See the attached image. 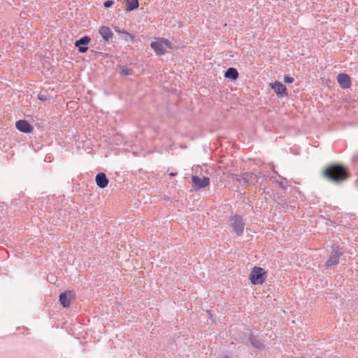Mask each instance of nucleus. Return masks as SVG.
<instances>
[{
    "instance_id": "1",
    "label": "nucleus",
    "mask_w": 358,
    "mask_h": 358,
    "mask_svg": "<svg viewBox=\"0 0 358 358\" xmlns=\"http://www.w3.org/2000/svg\"><path fill=\"white\" fill-rule=\"evenodd\" d=\"M322 176L328 182L340 185L350 178V173L343 165L332 164L324 169Z\"/></svg>"
},
{
    "instance_id": "2",
    "label": "nucleus",
    "mask_w": 358,
    "mask_h": 358,
    "mask_svg": "<svg viewBox=\"0 0 358 358\" xmlns=\"http://www.w3.org/2000/svg\"><path fill=\"white\" fill-rule=\"evenodd\" d=\"M266 272L258 266H254L250 271L249 279L252 285H262L265 281Z\"/></svg>"
},
{
    "instance_id": "3",
    "label": "nucleus",
    "mask_w": 358,
    "mask_h": 358,
    "mask_svg": "<svg viewBox=\"0 0 358 358\" xmlns=\"http://www.w3.org/2000/svg\"><path fill=\"white\" fill-rule=\"evenodd\" d=\"M342 249L338 245L332 246V251L329 255V259L326 262L325 266L327 267L337 265L339 262V259L342 256Z\"/></svg>"
},
{
    "instance_id": "4",
    "label": "nucleus",
    "mask_w": 358,
    "mask_h": 358,
    "mask_svg": "<svg viewBox=\"0 0 358 358\" xmlns=\"http://www.w3.org/2000/svg\"><path fill=\"white\" fill-rule=\"evenodd\" d=\"M230 225L233 228V231L237 235H241L244 229V223L241 216L235 215L230 219Z\"/></svg>"
},
{
    "instance_id": "5",
    "label": "nucleus",
    "mask_w": 358,
    "mask_h": 358,
    "mask_svg": "<svg viewBox=\"0 0 358 358\" xmlns=\"http://www.w3.org/2000/svg\"><path fill=\"white\" fill-rule=\"evenodd\" d=\"M191 179L194 188L196 190L204 188L210 184V178L208 177L201 178L197 176H192Z\"/></svg>"
},
{
    "instance_id": "6",
    "label": "nucleus",
    "mask_w": 358,
    "mask_h": 358,
    "mask_svg": "<svg viewBox=\"0 0 358 358\" xmlns=\"http://www.w3.org/2000/svg\"><path fill=\"white\" fill-rule=\"evenodd\" d=\"M233 180L242 185H247L254 180L253 173L245 172L241 175L236 174L233 176Z\"/></svg>"
},
{
    "instance_id": "7",
    "label": "nucleus",
    "mask_w": 358,
    "mask_h": 358,
    "mask_svg": "<svg viewBox=\"0 0 358 358\" xmlns=\"http://www.w3.org/2000/svg\"><path fill=\"white\" fill-rule=\"evenodd\" d=\"M91 38L90 36H85L83 37H81L80 39L77 40L75 42V46L78 48V51L80 53H85L87 51L88 48L87 45L90 42Z\"/></svg>"
},
{
    "instance_id": "8",
    "label": "nucleus",
    "mask_w": 358,
    "mask_h": 358,
    "mask_svg": "<svg viewBox=\"0 0 358 358\" xmlns=\"http://www.w3.org/2000/svg\"><path fill=\"white\" fill-rule=\"evenodd\" d=\"M73 298V294L71 291H66L62 292L59 296V301L64 308L69 307L71 301Z\"/></svg>"
},
{
    "instance_id": "9",
    "label": "nucleus",
    "mask_w": 358,
    "mask_h": 358,
    "mask_svg": "<svg viewBox=\"0 0 358 358\" xmlns=\"http://www.w3.org/2000/svg\"><path fill=\"white\" fill-rule=\"evenodd\" d=\"M271 87L279 97L287 95L286 86L280 82L275 81L271 83Z\"/></svg>"
},
{
    "instance_id": "10",
    "label": "nucleus",
    "mask_w": 358,
    "mask_h": 358,
    "mask_svg": "<svg viewBox=\"0 0 358 358\" xmlns=\"http://www.w3.org/2000/svg\"><path fill=\"white\" fill-rule=\"evenodd\" d=\"M15 127L21 132L27 134L31 133L34 129L33 126L24 120H20L17 121Z\"/></svg>"
},
{
    "instance_id": "11",
    "label": "nucleus",
    "mask_w": 358,
    "mask_h": 358,
    "mask_svg": "<svg viewBox=\"0 0 358 358\" xmlns=\"http://www.w3.org/2000/svg\"><path fill=\"white\" fill-rule=\"evenodd\" d=\"M337 81L343 89H348L351 85L350 77L346 73H339L337 76Z\"/></svg>"
},
{
    "instance_id": "12",
    "label": "nucleus",
    "mask_w": 358,
    "mask_h": 358,
    "mask_svg": "<svg viewBox=\"0 0 358 358\" xmlns=\"http://www.w3.org/2000/svg\"><path fill=\"white\" fill-rule=\"evenodd\" d=\"M96 185L101 189L105 188L108 185L109 180L104 173H99L95 177Z\"/></svg>"
},
{
    "instance_id": "13",
    "label": "nucleus",
    "mask_w": 358,
    "mask_h": 358,
    "mask_svg": "<svg viewBox=\"0 0 358 358\" xmlns=\"http://www.w3.org/2000/svg\"><path fill=\"white\" fill-rule=\"evenodd\" d=\"M150 47L155 50L157 55H162L166 52V48L160 41H153L150 44Z\"/></svg>"
},
{
    "instance_id": "14",
    "label": "nucleus",
    "mask_w": 358,
    "mask_h": 358,
    "mask_svg": "<svg viewBox=\"0 0 358 358\" xmlns=\"http://www.w3.org/2000/svg\"><path fill=\"white\" fill-rule=\"evenodd\" d=\"M250 344L255 349L261 350L264 348V343L259 337H248Z\"/></svg>"
},
{
    "instance_id": "15",
    "label": "nucleus",
    "mask_w": 358,
    "mask_h": 358,
    "mask_svg": "<svg viewBox=\"0 0 358 358\" xmlns=\"http://www.w3.org/2000/svg\"><path fill=\"white\" fill-rule=\"evenodd\" d=\"M99 33L101 34L105 41H108L112 38L113 34L108 27L101 26L99 29Z\"/></svg>"
},
{
    "instance_id": "16",
    "label": "nucleus",
    "mask_w": 358,
    "mask_h": 358,
    "mask_svg": "<svg viewBox=\"0 0 358 358\" xmlns=\"http://www.w3.org/2000/svg\"><path fill=\"white\" fill-rule=\"evenodd\" d=\"M254 180L259 184V189H262L264 192H265L266 187L263 185L264 181L266 180V177L264 176L262 173H253Z\"/></svg>"
},
{
    "instance_id": "17",
    "label": "nucleus",
    "mask_w": 358,
    "mask_h": 358,
    "mask_svg": "<svg viewBox=\"0 0 358 358\" xmlns=\"http://www.w3.org/2000/svg\"><path fill=\"white\" fill-rule=\"evenodd\" d=\"M224 77L231 80H235L238 77V72L236 69L229 67L224 73Z\"/></svg>"
},
{
    "instance_id": "18",
    "label": "nucleus",
    "mask_w": 358,
    "mask_h": 358,
    "mask_svg": "<svg viewBox=\"0 0 358 358\" xmlns=\"http://www.w3.org/2000/svg\"><path fill=\"white\" fill-rule=\"evenodd\" d=\"M127 3V10L131 11L136 9L138 6V0H125Z\"/></svg>"
},
{
    "instance_id": "19",
    "label": "nucleus",
    "mask_w": 358,
    "mask_h": 358,
    "mask_svg": "<svg viewBox=\"0 0 358 358\" xmlns=\"http://www.w3.org/2000/svg\"><path fill=\"white\" fill-rule=\"evenodd\" d=\"M120 74L122 76H129V75H131L133 73V70L128 68L126 66H120Z\"/></svg>"
},
{
    "instance_id": "20",
    "label": "nucleus",
    "mask_w": 358,
    "mask_h": 358,
    "mask_svg": "<svg viewBox=\"0 0 358 358\" xmlns=\"http://www.w3.org/2000/svg\"><path fill=\"white\" fill-rule=\"evenodd\" d=\"M294 81V78L288 76H285L284 77V82L285 83H292Z\"/></svg>"
},
{
    "instance_id": "21",
    "label": "nucleus",
    "mask_w": 358,
    "mask_h": 358,
    "mask_svg": "<svg viewBox=\"0 0 358 358\" xmlns=\"http://www.w3.org/2000/svg\"><path fill=\"white\" fill-rule=\"evenodd\" d=\"M114 4V1L113 0H107L104 2L103 6L105 8H110Z\"/></svg>"
},
{
    "instance_id": "22",
    "label": "nucleus",
    "mask_w": 358,
    "mask_h": 358,
    "mask_svg": "<svg viewBox=\"0 0 358 358\" xmlns=\"http://www.w3.org/2000/svg\"><path fill=\"white\" fill-rule=\"evenodd\" d=\"M161 42H162L163 44H165L166 46H169L170 45V41L167 39H163Z\"/></svg>"
},
{
    "instance_id": "23",
    "label": "nucleus",
    "mask_w": 358,
    "mask_h": 358,
    "mask_svg": "<svg viewBox=\"0 0 358 358\" xmlns=\"http://www.w3.org/2000/svg\"><path fill=\"white\" fill-rule=\"evenodd\" d=\"M176 175H177V173H173V172H172V173H170V176H176Z\"/></svg>"
},
{
    "instance_id": "24",
    "label": "nucleus",
    "mask_w": 358,
    "mask_h": 358,
    "mask_svg": "<svg viewBox=\"0 0 358 358\" xmlns=\"http://www.w3.org/2000/svg\"><path fill=\"white\" fill-rule=\"evenodd\" d=\"M39 99L41 100H45L46 99L43 97V96H39Z\"/></svg>"
},
{
    "instance_id": "25",
    "label": "nucleus",
    "mask_w": 358,
    "mask_h": 358,
    "mask_svg": "<svg viewBox=\"0 0 358 358\" xmlns=\"http://www.w3.org/2000/svg\"><path fill=\"white\" fill-rule=\"evenodd\" d=\"M209 315L210 316V317H212V315H211V313H208Z\"/></svg>"
},
{
    "instance_id": "26",
    "label": "nucleus",
    "mask_w": 358,
    "mask_h": 358,
    "mask_svg": "<svg viewBox=\"0 0 358 358\" xmlns=\"http://www.w3.org/2000/svg\"><path fill=\"white\" fill-rule=\"evenodd\" d=\"M300 358H303V357H300Z\"/></svg>"
}]
</instances>
